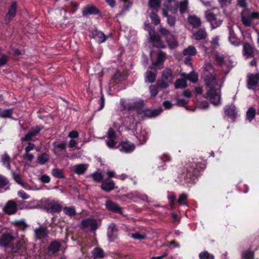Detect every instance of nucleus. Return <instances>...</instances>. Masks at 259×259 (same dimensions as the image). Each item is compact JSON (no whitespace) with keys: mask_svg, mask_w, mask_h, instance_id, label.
I'll return each instance as SVG.
<instances>
[{"mask_svg":"<svg viewBox=\"0 0 259 259\" xmlns=\"http://www.w3.org/2000/svg\"><path fill=\"white\" fill-rule=\"evenodd\" d=\"M149 17L152 23L154 25H157L160 22V20L156 13L152 12L150 14Z\"/></svg>","mask_w":259,"mask_h":259,"instance_id":"8fccbe9b","label":"nucleus"},{"mask_svg":"<svg viewBox=\"0 0 259 259\" xmlns=\"http://www.w3.org/2000/svg\"><path fill=\"white\" fill-rule=\"evenodd\" d=\"M207 36L206 31L203 29H199L197 32L194 33L193 38L196 40H202L205 39Z\"/></svg>","mask_w":259,"mask_h":259,"instance_id":"58836bf2","label":"nucleus"},{"mask_svg":"<svg viewBox=\"0 0 259 259\" xmlns=\"http://www.w3.org/2000/svg\"><path fill=\"white\" fill-rule=\"evenodd\" d=\"M164 6L165 7L164 9L167 11H171L175 13L177 12L178 4L176 0H165Z\"/></svg>","mask_w":259,"mask_h":259,"instance_id":"f3484780","label":"nucleus"},{"mask_svg":"<svg viewBox=\"0 0 259 259\" xmlns=\"http://www.w3.org/2000/svg\"><path fill=\"white\" fill-rule=\"evenodd\" d=\"M205 16L213 29L219 27L223 22V19L220 16H217L210 10L205 12Z\"/></svg>","mask_w":259,"mask_h":259,"instance_id":"0eeeda50","label":"nucleus"},{"mask_svg":"<svg viewBox=\"0 0 259 259\" xmlns=\"http://www.w3.org/2000/svg\"><path fill=\"white\" fill-rule=\"evenodd\" d=\"M60 246V243L58 242H53L49 247V252L51 253H54L59 250Z\"/></svg>","mask_w":259,"mask_h":259,"instance_id":"37998d69","label":"nucleus"},{"mask_svg":"<svg viewBox=\"0 0 259 259\" xmlns=\"http://www.w3.org/2000/svg\"><path fill=\"white\" fill-rule=\"evenodd\" d=\"M107 236L110 241H113L117 236V228L114 223L109 225L107 229Z\"/></svg>","mask_w":259,"mask_h":259,"instance_id":"dca6fc26","label":"nucleus"},{"mask_svg":"<svg viewBox=\"0 0 259 259\" xmlns=\"http://www.w3.org/2000/svg\"><path fill=\"white\" fill-rule=\"evenodd\" d=\"M13 240V236L9 234H3L0 238V245L6 246Z\"/></svg>","mask_w":259,"mask_h":259,"instance_id":"2f4dec72","label":"nucleus"},{"mask_svg":"<svg viewBox=\"0 0 259 259\" xmlns=\"http://www.w3.org/2000/svg\"><path fill=\"white\" fill-rule=\"evenodd\" d=\"M92 177H93L94 181L97 182H101L103 179V176L102 174L99 172H94L92 174Z\"/></svg>","mask_w":259,"mask_h":259,"instance_id":"69168bd1","label":"nucleus"},{"mask_svg":"<svg viewBox=\"0 0 259 259\" xmlns=\"http://www.w3.org/2000/svg\"><path fill=\"white\" fill-rule=\"evenodd\" d=\"M93 255L95 258H101L104 256L103 250L100 248L96 247L93 251Z\"/></svg>","mask_w":259,"mask_h":259,"instance_id":"09e8293b","label":"nucleus"},{"mask_svg":"<svg viewBox=\"0 0 259 259\" xmlns=\"http://www.w3.org/2000/svg\"><path fill=\"white\" fill-rule=\"evenodd\" d=\"M160 0H148V6L153 10L158 12L160 7Z\"/></svg>","mask_w":259,"mask_h":259,"instance_id":"79ce46f5","label":"nucleus"},{"mask_svg":"<svg viewBox=\"0 0 259 259\" xmlns=\"http://www.w3.org/2000/svg\"><path fill=\"white\" fill-rule=\"evenodd\" d=\"M215 60L219 65L226 66L229 70L236 65V62L230 57H224L219 54L215 55Z\"/></svg>","mask_w":259,"mask_h":259,"instance_id":"6e6552de","label":"nucleus"},{"mask_svg":"<svg viewBox=\"0 0 259 259\" xmlns=\"http://www.w3.org/2000/svg\"><path fill=\"white\" fill-rule=\"evenodd\" d=\"M116 124L117 127H124L126 130L134 131L137 126V122L134 115L131 114L127 117L121 118Z\"/></svg>","mask_w":259,"mask_h":259,"instance_id":"7ed1b4c3","label":"nucleus"},{"mask_svg":"<svg viewBox=\"0 0 259 259\" xmlns=\"http://www.w3.org/2000/svg\"><path fill=\"white\" fill-rule=\"evenodd\" d=\"M204 72L203 74L204 81H215L216 73L210 63L205 64L204 66Z\"/></svg>","mask_w":259,"mask_h":259,"instance_id":"1a4fd4ad","label":"nucleus"},{"mask_svg":"<svg viewBox=\"0 0 259 259\" xmlns=\"http://www.w3.org/2000/svg\"><path fill=\"white\" fill-rule=\"evenodd\" d=\"M197 54V50L196 48L192 46H189L187 48L185 49L183 51V54L186 56H195Z\"/></svg>","mask_w":259,"mask_h":259,"instance_id":"e433bc0d","label":"nucleus"},{"mask_svg":"<svg viewBox=\"0 0 259 259\" xmlns=\"http://www.w3.org/2000/svg\"><path fill=\"white\" fill-rule=\"evenodd\" d=\"M162 81L164 80L171 81L174 78V75L171 69L166 68L164 69L162 73Z\"/></svg>","mask_w":259,"mask_h":259,"instance_id":"72a5a7b5","label":"nucleus"},{"mask_svg":"<svg viewBox=\"0 0 259 259\" xmlns=\"http://www.w3.org/2000/svg\"><path fill=\"white\" fill-rule=\"evenodd\" d=\"M3 211L9 215L15 214L17 211L15 200H9L3 208Z\"/></svg>","mask_w":259,"mask_h":259,"instance_id":"ddd939ff","label":"nucleus"},{"mask_svg":"<svg viewBox=\"0 0 259 259\" xmlns=\"http://www.w3.org/2000/svg\"><path fill=\"white\" fill-rule=\"evenodd\" d=\"M17 9V5L16 3H13L10 8L7 15L6 21L9 22L15 16Z\"/></svg>","mask_w":259,"mask_h":259,"instance_id":"c85d7f7f","label":"nucleus"},{"mask_svg":"<svg viewBox=\"0 0 259 259\" xmlns=\"http://www.w3.org/2000/svg\"><path fill=\"white\" fill-rule=\"evenodd\" d=\"M189 23L195 28H197L201 26V21L199 17L195 15H190L188 18Z\"/></svg>","mask_w":259,"mask_h":259,"instance_id":"4be33fe9","label":"nucleus"},{"mask_svg":"<svg viewBox=\"0 0 259 259\" xmlns=\"http://www.w3.org/2000/svg\"><path fill=\"white\" fill-rule=\"evenodd\" d=\"M49 160V155L47 153H43L42 154L38 155L37 159V161L40 164H44L47 163Z\"/></svg>","mask_w":259,"mask_h":259,"instance_id":"c03bdc74","label":"nucleus"},{"mask_svg":"<svg viewBox=\"0 0 259 259\" xmlns=\"http://www.w3.org/2000/svg\"><path fill=\"white\" fill-rule=\"evenodd\" d=\"M188 7V2L183 1L181 2L180 4V11L181 14H183L186 12Z\"/></svg>","mask_w":259,"mask_h":259,"instance_id":"bf43d9fd","label":"nucleus"},{"mask_svg":"<svg viewBox=\"0 0 259 259\" xmlns=\"http://www.w3.org/2000/svg\"><path fill=\"white\" fill-rule=\"evenodd\" d=\"M128 197L134 201H137L139 199L143 201L147 200V197L146 195L142 194L138 192H134L128 195Z\"/></svg>","mask_w":259,"mask_h":259,"instance_id":"473e14b6","label":"nucleus"},{"mask_svg":"<svg viewBox=\"0 0 259 259\" xmlns=\"http://www.w3.org/2000/svg\"><path fill=\"white\" fill-rule=\"evenodd\" d=\"M1 162L8 170H11V167L10 165L11 158L7 153H5L1 155Z\"/></svg>","mask_w":259,"mask_h":259,"instance_id":"c756f323","label":"nucleus"},{"mask_svg":"<svg viewBox=\"0 0 259 259\" xmlns=\"http://www.w3.org/2000/svg\"><path fill=\"white\" fill-rule=\"evenodd\" d=\"M163 16L167 18V23L168 25L171 26H174L175 24L176 20L175 18L172 16L168 15V11L165 9H162Z\"/></svg>","mask_w":259,"mask_h":259,"instance_id":"ea45409f","label":"nucleus"},{"mask_svg":"<svg viewBox=\"0 0 259 259\" xmlns=\"http://www.w3.org/2000/svg\"><path fill=\"white\" fill-rule=\"evenodd\" d=\"M101 188L107 192L111 191L114 188V183L110 179H105L102 182Z\"/></svg>","mask_w":259,"mask_h":259,"instance_id":"cd10ccee","label":"nucleus"},{"mask_svg":"<svg viewBox=\"0 0 259 259\" xmlns=\"http://www.w3.org/2000/svg\"><path fill=\"white\" fill-rule=\"evenodd\" d=\"M16 205V208L18 210H22L24 209H31L35 208V206L30 205L28 202L24 201L23 200H19L18 199H14Z\"/></svg>","mask_w":259,"mask_h":259,"instance_id":"a211bd4d","label":"nucleus"},{"mask_svg":"<svg viewBox=\"0 0 259 259\" xmlns=\"http://www.w3.org/2000/svg\"><path fill=\"white\" fill-rule=\"evenodd\" d=\"M135 136L139 142L138 145H140L145 144L148 139L147 133L144 130H141L140 132H137Z\"/></svg>","mask_w":259,"mask_h":259,"instance_id":"b1692460","label":"nucleus"},{"mask_svg":"<svg viewBox=\"0 0 259 259\" xmlns=\"http://www.w3.org/2000/svg\"><path fill=\"white\" fill-rule=\"evenodd\" d=\"M101 225V221L94 219H87L81 221L82 228L86 231H95Z\"/></svg>","mask_w":259,"mask_h":259,"instance_id":"423d86ee","label":"nucleus"},{"mask_svg":"<svg viewBox=\"0 0 259 259\" xmlns=\"http://www.w3.org/2000/svg\"><path fill=\"white\" fill-rule=\"evenodd\" d=\"M34 233L37 239H41L46 237L48 233L46 227H39L34 229Z\"/></svg>","mask_w":259,"mask_h":259,"instance_id":"bb28decb","label":"nucleus"},{"mask_svg":"<svg viewBox=\"0 0 259 259\" xmlns=\"http://www.w3.org/2000/svg\"><path fill=\"white\" fill-rule=\"evenodd\" d=\"M12 175L14 180L19 185L22 186L24 187V185L22 183L21 178L19 174L15 173L12 169L11 170Z\"/></svg>","mask_w":259,"mask_h":259,"instance_id":"5fc2aeb1","label":"nucleus"},{"mask_svg":"<svg viewBox=\"0 0 259 259\" xmlns=\"http://www.w3.org/2000/svg\"><path fill=\"white\" fill-rule=\"evenodd\" d=\"M246 12L244 9L241 13V21L245 26L249 27L251 25L253 20L259 19V12L250 11L247 13Z\"/></svg>","mask_w":259,"mask_h":259,"instance_id":"39448f33","label":"nucleus"},{"mask_svg":"<svg viewBox=\"0 0 259 259\" xmlns=\"http://www.w3.org/2000/svg\"><path fill=\"white\" fill-rule=\"evenodd\" d=\"M248 81H258L259 80V74L258 73H250L248 74Z\"/></svg>","mask_w":259,"mask_h":259,"instance_id":"338daca9","label":"nucleus"},{"mask_svg":"<svg viewBox=\"0 0 259 259\" xmlns=\"http://www.w3.org/2000/svg\"><path fill=\"white\" fill-rule=\"evenodd\" d=\"M223 82H207L206 84L207 98L214 106L221 104V88Z\"/></svg>","mask_w":259,"mask_h":259,"instance_id":"f03ea898","label":"nucleus"},{"mask_svg":"<svg viewBox=\"0 0 259 259\" xmlns=\"http://www.w3.org/2000/svg\"><path fill=\"white\" fill-rule=\"evenodd\" d=\"M229 40L235 47L239 46L241 44V41L236 37L234 31L231 28L229 29Z\"/></svg>","mask_w":259,"mask_h":259,"instance_id":"a878e982","label":"nucleus"},{"mask_svg":"<svg viewBox=\"0 0 259 259\" xmlns=\"http://www.w3.org/2000/svg\"><path fill=\"white\" fill-rule=\"evenodd\" d=\"M119 150L125 153L132 152L135 149V146L128 141L122 142L119 146Z\"/></svg>","mask_w":259,"mask_h":259,"instance_id":"2eb2a0df","label":"nucleus"},{"mask_svg":"<svg viewBox=\"0 0 259 259\" xmlns=\"http://www.w3.org/2000/svg\"><path fill=\"white\" fill-rule=\"evenodd\" d=\"M205 167V164L201 160H197L187 164L181 174L180 182L182 184H187V186H189V184L195 183L198 173Z\"/></svg>","mask_w":259,"mask_h":259,"instance_id":"f257e3e1","label":"nucleus"},{"mask_svg":"<svg viewBox=\"0 0 259 259\" xmlns=\"http://www.w3.org/2000/svg\"><path fill=\"white\" fill-rule=\"evenodd\" d=\"M226 116L234 121L237 115V110L234 104L226 106L224 108Z\"/></svg>","mask_w":259,"mask_h":259,"instance_id":"4468645a","label":"nucleus"},{"mask_svg":"<svg viewBox=\"0 0 259 259\" xmlns=\"http://www.w3.org/2000/svg\"><path fill=\"white\" fill-rule=\"evenodd\" d=\"M242 256L244 259H253L254 253L253 251L247 250L242 253Z\"/></svg>","mask_w":259,"mask_h":259,"instance_id":"052dcab7","label":"nucleus"},{"mask_svg":"<svg viewBox=\"0 0 259 259\" xmlns=\"http://www.w3.org/2000/svg\"><path fill=\"white\" fill-rule=\"evenodd\" d=\"M120 104L122 110L125 111L141 107L143 105V102L141 100L137 101L134 99L124 100L121 99L120 100Z\"/></svg>","mask_w":259,"mask_h":259,"instance_id":"20e7f679","label":"nucleus"},{"mask_svg":"<svg viewBox=\"0 0 259 259\" xmlns=\"http://www.w3.org/2000/svg\"><path fill=\"white\" fill-rule=\"evenodd\" d=\"M12 224L23 231L25 230L27 227V225L24 219L14 221Z\"/></svg>","mask_w":259,"mask_h":259,"instance_id":"a19ab883","label":"nucleus"},{"mask_svg":"<svg viewBox=\"0 0 259 259\" xmlns=\"http://www.w3.org/2000/svg\"><path fill=\"white\" fill-rule=\"evenodd\" d=\"M45 208L46 210L50 213H56L60 212L62 209L61 203L57 201H49L46 203Z\"/></svg>","mask_w":259,"mask_h":259,"instance_id":"9d476101","label":"nucleus"},{"mask_svg":"<svg viewBox=\"0 0 259 259\" xmlns=\"http://www.w3.org/2000/svg\"><path fill=\"white\" fill-rule=\"evenodd\" d=\"M9 183V180L6 177L0 175V188L6 186Z\"/></svg>","mask_w":259,"mask_h":259,"instance_id":"0e129e2a","label":"nucleus"},{"mask_svg":"<svg viewBox=\"0 0 259 259\" xmlns=\"http://www.w3.org/2000/svg\"><path fill=\"white\" fill-rule=\"evenodd\" d=\"M156 73L148 70L146 72V81H155Z\"/></svg>","mask_w":259,"mask_h":259,"instance_id":"6e6d98bb","label":"nucleus"},{"mask_svg":"<svg viewBox=\"0 0 259 259\" xmlns=\"http://www.w3.org/2000/svg\"><path fill=\"white\" fill-rule=\"evenodd\" d=\"M188 196V194L186 193L181 194L178 200V202L179 204L183 205H187V203L186 202V200H187Z\"/></svg>","mask_w":259,"mask_h":259,"instance_id":"864d4df0","label":"nucleus"},{"mask_svg":"<svg viewBox=\"0 0 259 259\" xmlns=\"http://www.w3.org/2000/svg\"><path fill=\"white\" fill-rule=\"evenodd\" d=\"M54 147V152L57 153L59 152V150H64L66 147V143L65 142H54L53 144Z\"/></svg>","mask_w":259,"mask_h":259,"instance_id":"de8ad7c7","label":"nucleus"},{"mask_svg":"<svg viewBox=\"0 0 259 259\" xmlns=\"http://www.w3.org/2000/svg\"><path fill=\"white\" fill-rule=\"evenodd\" d=\"M13 113L12 109H8L0 111V117L3 118H9Z\"/></svg>","mask_w":259,"mask_h":259,"instance_id":"603ef678","label":"nucleus"},{"mask_svg":"<svg viewBox=\"0 0 259 259\" xmlns=\"http://www.w3.org/2000/svg\"><path fill=\"white\" fill-rule=\"evenodd\" d=\"M88 167L89 165L87 164H76L71 167V170L77 175H80L85 172Z\"/></svg>","mask_w":259,"mask_h":259,"instance_id":"5701e85b","label":"nucleus"},{"mask_svg":"<svg viewBox=\"0 0 259 259\" xmlns=\"http://www.w3.org/2000/svg\"><path fill=\"white\" fill-rule=\"evenodd\" d=\"M187 87L186 82H175V87L176 89H183Z\"/></svg>","mask_w":259,"mask_h":259,"instance_id":"774afa93","label":"nucleus"},{"mask_svg":"<svg viewBox=\"0 0 259 259\" xmlns=\"http://www.w3.org/2000/svg\"><path fill=\"white\" fill-rule=\"evenodd\" d=\"M150 36V38L153 45L158 48H165L164 43L161 40L160 36L155 33L154 30H150L149 32Z\"/></svg>","mask_w":259,"mask_h":259,"instance_id":"9b49d317","label":"nucleus"},{"mask_svg":"<svg viewBox=\"0 0 259 259\" xmlns=\"http://www.w3.org/2000/svg\"><path fill=\"white\" fill-rule=\"evenodd\" d=\"M158 31L161 34L165 37V39H166V37H169L170 35H172L168 29L161 26L159 27Z\"/></svg>","mask_w":259,"mask_h":259,"instance_id":"4d7b16f0","label":"nucleus"},{"mask_svg":"<svg viewBox=\"0 0 259 259\" xmlns=\"http://www.w3.org/2000/svg\"><path fill=\"white\" fill-rule=\"evenodd\" d=\"M162 112V110L160 108H158L153 110L147 109L142 111L138 110L137 113L139 115H142V116L153 118L159 115Z\"/></svg>","mask_w":259,"mask_h":259,"instance_id":"f8f14e48","label":"nucleus"},{"mask_svg":"<svg viewBox=\"0 0 259 259\" xmlns=\"http://www.w3.org/2000/svg\"><path fill=\"white\" fill-rule=\"evenodd\" d=\"M166 41L168 47L171 49L176 48L178 45L176 39L172 35H170L169 37H166Z\"/></svg>","mask_w":259,"mask_h":259,"instance_id":"4c0bfd02","label":"nucleus"},{"mask_svg":"<svg viewBox=\"0 0 259 259\" xmlns=\"http://www.w3.org/2000/svg\"><path fill=\"white\" fill-rule=\"evenodd\" d=\"M256 110L252 107L249 108L246 112V119L251 122L255 117Z\"/></svg>","mask_w":259,"mask_h":259,"instance_id":"a18cd8bd","label":"nucleus"},{"mask_svg":"<svg viewBox=\"0 0 259 259\" xmlns=\"http://www.w3.org/2000/svg\"><path fill=\"white\" fill-rule=\"evenodd\" d=\"M181 77H182L181 81H197L198 80V75L197 73L194 71H191L190 73L187 74L186 73H183L181 74ZM176 81H181L180 79H177Z\"/></svg>","mask_w":259,"mask_h":259,"instance_id":"412c9836","label":"nucleus"},{"mask_svg":"<svg viewBox=\"0 0 259 259\" xmlns=\"http://www.w3.org/2000/svg\"><path fill=\"white\" fill-rule=\"evenodd\" d=\"M52 175L57 178H64V175L62 170L59 168H54L52 170Z\"/></svg>","mask_w":259,"mask_h":259,"instance_id":"3c124183","label":"nucleus"},{"mask_svg":"<svg viewBox=\"0 0 259 259\" xmlns=\"http://www.w3.org/2000/svg\"><path fill=\"white\" fill-rule=\"evenodd\" d=\"M258 82H247V87L249 90H256L258 87Z\"/></svg>","mask_w":259,"mask_h":259,"instance_id":"e2e57ef3","label":"nucleus"},{"mask_svg":"<svg viewBox=\"0 0 259 259\" xmlns=\"http://www.w3.org/2000/svg\"><path fill=\"white\" fill-rule=\"evenodd\" d=\"M220 38L218 36H215L212 38L211 41V47L210 48H208L206 45H204L203 46V48L204 49V51L206 53L209 54L212 52L214 49H215L217 47L219 46V41Z\"/></svg>","mask_w":259,"mask_h":259,"instance_id":"aec40b11","label":"nucleus"},{"mask_svg":"<svg viewBox=\"0 0 259 259\" xmlns=\"http://www.w3.org/2000/svg\"><path fill=\"white\" fill-rule=\"evenodd\" d=\"M166 57V54L162 51H159L157 54V58L153 65L156 67L162 64L165 61Z\"/></svg>","mask_w":259,"mask_h":259,"instance_id":"c9c22d12","label":"nucleus"},{"mask_svg":"<svg viewBox=\"0 0 259 259\" xmlns=\"http://www.w3.org/2000/svg\"><path fill=\"white\" fill-rule=\"evenodd\" d=\"M65 214L69 216H73L76 214L75 208L74 206H65L63 209Z\"/></svg>","mask_w":259,"mask_h":259,"instance_id":"49530a36","label":"nucleus"},{"mask_svg":"<svg viewBox=\"0 0 259 259\" xmlns=\"http://www.w3.org/2000/svg\"><path fill=\"white\" fill-rule=\"evenodd\" d=\"M200 259H213L214 256L212 254H210L207 251H203L199 254Z\"/></svg>","mask_w":259,"mask_h":259,"instance_id":"13d9d810","label":"nucleus"},{"mask_svg":"<svg viewBox=\"0 0 259 259\" xmlns=\"http://www.w3.org/2000/svg\"><path fill=\"white\" fill-rule=\"evenodd\" d=\"M92 34L94 39L99 43L104 42L107 38V36L101 31L95 30Z\"/></svg>","mask_w":259,"mask_h":259,"instance_id":"7c9ffc66","label":"nucleus"},{"mask_svg":"<svg viewBox=\"0 0 259 259\" xmlns=\"http://www.w3.org/2000/svg\"><path fill=\"white\" fill-rule=\"evenodd\" d=\"M99 13V10L94 6H89L86 7L82 11L83 16L88 15H96Z\"/></svg>","mask_w":259,"mask_h":259,"instance_id":"f704fd0d","label":"nucleus"},{"mask_svg":"<svg viewBox=\"0 0 259 259\" xmlns=\"http://www.w3.org/2000/svg\"><path fill=\"white\" fill-rule=\"evenodd\" d=\"M106 141V145L109 148L113 149L116 148L117 142L115 141L116 139H108Z\"/></svg>","mask_w":259,"mask_h":259,"instance_id":"680f3d73","label":"nucleus"},{"mask_svg":"<svg viewBox=\"0 0 259 259\" xmlns=\"http://www.w3.org/2000/svg\"><path fill=\"white\" fill-rule=\"evenodd\" d=\"M254 52V48L251 44L248 43L244 44L243 47V54L246 58H248L253 57Z\"/></svg>","mask_w":259,"mask_h":259,"instance_id":"6ab92c4d","label":"nucleus"},{"mask_svg":"<svg viewBox=\"0 0 259 259\" xmlns=\"http://www.w3.org/2000/svg\"><path fill=\"white\" fill-rule=\"evenodd\" d=\"M105 206L106 208L110 211L119 213H122V208L112 201L110 200L106 201Z\"/></svg>","mask_w":259,"mask_h":259,"instance_id":"393cba45","label":"nucleus"}]
</instances>
